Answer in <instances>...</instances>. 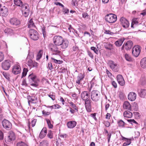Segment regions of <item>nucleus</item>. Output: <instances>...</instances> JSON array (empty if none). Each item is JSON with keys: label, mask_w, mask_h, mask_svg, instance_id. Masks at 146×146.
<instances>
[{"label": "nucleus", "mask_w": 146, "mask_h": 146, "mask_svg": "<svg viewBox=\"0 0 146 146\" xmlns=\"http://www.w3.org/2000/svg\"><path fill=\"white\" fill-rule=\"evenodd\" d=\"M29 83L32 86L37 87L38 86L39 80L36 78V76L33 74H30L28 77Z\"/></svg>", "instance_id": "nucleus-1"}, {"label": "nucleus", "mask_w": 146, "mask_h": 146, "mask_svg": "<svg viewBox=\"0 0 146 146\" xmlns=\"http://www.w3.org/2000/svg\"><path fill=\"white\" fill-rule=\"evenodd\" d=\"M105 21L109 23H113L117 20V16L113 14L110 13L106 15L104 17Z\"/></svg>", "instance_id": "nucleus-2"}, {"label": "nucleus", "mask_w": 146, "mask_h": 146, "mask_svg": "<svg viewBox=\"0 0 146 146\" xmlns=\"http://www.w3.org/2000/svg\"><path fill=\"white\" fill-rule=\"evenodd\" d=\"M90 97L92 101L96 102L100 100L101 94L98 90H93L91 93Z\"/></svg>", "instance_id": "nucleus-3"}, {"label": "nucleus", "mask_w": 146, "mask_h": 146, "mask_svg": "<svg viewBox=\"0 0 146 146\" xmlns=\"http://www.w3.org/2000/svg\"><path fill=\"white\" fill-rule=\"evenodd\" d=\"M29 35L30 38L34 40H37L39 38V34L35 30L31 29L29 32Z\"/></svg>", "instance_id": "nucleus-4"}, {"label": "nucleus", "mask_w": 146, "mask_h": 146, "mask_svg": "<svg viewBox=\"0 0 146 146\" xmlns=\"http://www.w3.org/2000/svg\"><path fill=\"white\" fill-rule=\"evenodd\" d=\"M108 64L113 71L117 72L119 71V65L114 61L111 60H109L108 62Z\"/></svg>", "instance_id": "nucleus-5"}, {"label": "nucleus", "mask_w": 146, "mask_h": 146, "mask_svg": "<svg viewBox=\"0 0 146 146\" xmlns=\"http://www.w3.org/2000/svg\"><path fill=\"white\" fill-rule=\"evenodd\" d=\"M9 134L8 135L5 137V141L7 143H9L11 141H13L15 139V134L13 132L10 131Z\"/></svg>", "instance_id": "nucleus-6"}, {"label": "nucleus", "mask_w": 146, "mask_h": 146, "mask_svg": "<svg viewBox=\"0 0 146 146\" xmlns=\"http://www.w3.org/2000/svg\"><path fill=\"white\" fill-rule=\"evenodd\" d=\"M27 98L28 100V103L29 105H30V102L36 104L38 102L37 96L36 95L33 94L31 95L28 96Z\"/></svg>", "instance_id": "nucleus-7"}, {"label": "nucleus", "mask_w": 146, "mask_h": 146, "mask_svg": "<svg viewBox=\"0 0 146 146\" xmlns=\"http://www.w3.org/2000/svg\"><path fill=\"white\" fill-rule=\"evenodd\" d=\"M9 22L10 25L13 27H18L21 24L20 20L15 17L11 18Z\"/></svg>", "instance_id": "nucleus-8"}, {"label": "nucleus", "mask_w": 146, "mask_h": 146, "mask_svg": "<svg viewBox=\"0 0 146 146\" xmlns=\"http://www.w3.org/2000/svg\"><path fill=\"white\" fill-rule=\"evenodd\" d=\"M23 15L25 17H27L29 14L30 10L29 5L27 4L24 5L21 7Z\"/></svg>", "instance_id": "nucleus-9"}, {"label": "nucleus", "mask_w": 146, "mask_h": 146, "mask_svg": "<svg viewBox=\"0 0 146 146\" xmlns=\"http://www.w3.org/2000/svg\"><path fill=\"white\" fill-rule=\"evenodd\" d=\"M57 46H58L52 43L50 44L49 45V48L51 51L54 53L53 54H58L61 52L60 51L58 50Z\"/></svg>", "instance_id": "nucleus-10"}, {"label": "nucleus", "mask_w": 146, "mask_h": 146, "mask_svg": "<svg viewBox=\"0 0 146 146\" xmlns=\"http://www.w3.org/2000/svg\"><path fill=\"white\" fill-rule=\"evenodd\" d=\"M2 123L3 128L7 130H9L11 129L12 124L8 120L4 119L2 121Z\"/></svg>", "instance_id": "nucleus-11"}, {"label": "nucleus", "mask_w": 146, "mask_h": 146, "mask_svg": "<svg viewBox=\"0 0 146 146\" xmlns=\"http://www.w3.org/2000/svg\"><path fill=\"white\" fill-rule=\"evenodd\" d=\"M63 38L60 36H55L53 38L54 43L58 46H59L63 41Z\"/></svg>", "instance_id": "nucleus-12"}, {"label": "nucleus", "mask_w": 146, "mask_h": 146, "mask_svg": "<svg viewBox=\"0 0 146 146\" xmlns=\"http://www.w3.org/2000/svg\"><path fill=\"white\" fill-rule=\"evenodd\" d=\"M140 47L138 45L135 46L132 50V53L133 56L136 57L139 55L140 51Z\"/></svg>", "instance_id": "nucleus-13"}, {"label": "nucleus", "mask_w": 146, "mask_h": 146, "mask_svg": "<svg viewBox=\"0 0 146 146\" xmlns=\"http://www.w3.org/2000/svg\"><path fill=\"white\" fill-rule=\"evenodd\" d=\"M33 57V54L32 52H29L27 58L26 59V61L27 62L28 65L31 67L32 66L33 61L32 60Z\"/></svg>", "instance_id": "nucleus-14"}, {"label": "nucleus", "mask_w": 146, "mask_h": 146, "mask_svg": "<svg viewBox=\"0 0 146 146\" xmlns=\"http://www.w3.org/2000/svg\"><path fill=\"white\" fill-rule=\"evenodd\" d=\"M11 62L9 60H7L2 63V67L5 70H8L11 66Z\"/></svg>", "instance_id": "nucleus-15"}, {"label": "nucleus", "mask_w": 146, "mask_h": 146, "mask_svg": "<svg viewBox=\"0 0 146 146\" xmlns=\"http://www.w3.org/2000/svg\"><path fill=\"white\" fill-rule=\"evenodd\" d=\"M120 21L123 28L127 29L129 27V22L125 18L122 17L120 19Z\"/></svg>", "instance_id": "nucleus-16"}, {"label": "nucleus", "mask_w": 146, "mask_h": 146, "mask_svg": "<svg viewBox=\"0 0 146 146\" xmlns=\"http://www.w3.org/2000/svg\"><path fill=\"white\" fill-rule=\"evenodd\" d=\"M133 43L132 41L129 40L127 41L125 44H124L121 47L122 50L124 49L125 48L126 50H127L130 49L133 46Z\"/></svg>", "instance_id": "nucleus-17"}, {"label": "nucleus", "mask_w": 146, "mask_h": 146, "mask_svg": "<svg viewBox=\"0 0 146 146\" xmlns=\"http://www.w3.org/2000/svg\"><path fill=\"white\" fill-rule=\"evenodd\" d=\"M12 72L15 75L20 73L21 69L20 66L18 64H16L13 66L12 69Z\"/></svg>", "instance_id": "nucleus-18"}, {"label": "nucleus", "mask_w": 146, "mask_h": 146, "mask_svg": "<svg viewBox=\"0 0 146 146\" xmlns=\"http://www.w3.org/2000/svg\"><path fill=\"white\" fill-rule=\"evenodd\" d=\"M90 98V93L87 91L82 92L81 94V98L83 100H86Z\"/></svg>", "instance_id": "nucleus-19"}, {"label": "nucleus", "mask_w": 146, "mask_h": 146, "mask_svg": "<svg viewBox=\"0 0 146 146\" xmlns=\"http://www.w3.org/2000/svg\"><path fill=\"white\" fill-rule=\"evenodd\" d=\"M85 101V105L87 111L90 112L91 111V104L92 101L90 99H88Z\"/></svg>", "instance_id": "nucleus-20"}, {"label": "nucleus", "mask_w": 146, "mask_h": 146, "mask_svg": "<svg viewBox=\"0 0 146 146\" xmlns=\"http://www.w3.org/2000/svg\"><path fill=\"white\" fill-rule=\"evenodd\" d=\"M1 15L3 17H6L8 14V10L5 6H3L0 11Z\"/></svg>", "instance_id": "nucleus-21"}, {"label": "nucleus", "mask_w": 146, "mask_h": 146, "mask_svg": "<svg viewBox=\"0 0 146 146\" xmlns=\"http://www.w3.org/2000/svg\"><path fill=\"white\" fill-rule=\"evenodd\" d=\"M117 80L118 83L121 86H123L125 84V82L122 76L120 74L117 75Z\"/></svg>", "instance_id": "nucleus-22"}, {"label": "nucleus", "mask_w": 146, "mask_h": 146, "mask_svg": "<svg viewBox=\"0 0 146 146\" xmlns=\"http://www.w3.org/2000/svg\"><path fill=\"white\" fill-rule=\"evenodd\" d=\"M136 98V94L133 92H130L128 96V99L130 101H134Z\"/></svg>", "instance_id": "nucleus-23"}, {"label": "nucleus", "mask_w": 146, "mask_h": 146, "mask_svg": "<svg viewBox=\"0 0 146 146\" xmlns=\"http://www.w3.org/2000/svg\"><path fill=\"white\" fill-rule=\"evenodd\" d=\"M60 44V45L61 48L62 49H64L66 48L68 46L69 42L68 41L66 40H64L63 39V41Z\"/></svg>", "instance_id": "nucleus-24"}, {"label": "nucleus", "mask_w": 146, "mask_h": 146, "mask_svg": "<svg viewBox=\"0 0 146 146\" xmlns=\"http://www.w3.org/2000/svg\"><path fill=\"white\" fill-rule=\"evenodd\" d=\"M104 46L105 48L110 50H113L115 51L116 50V48H113V45L109 42L104 43Z\"/></svg>", "instance_id": "nucleus-25"}, {"label": "nucleus", "mask_w": 146, "mask_h": 146, "mask_svg": "<svg viewBox=\"0 0 146 146\" xmlns=\"http://www.w3.org/2000/svg\"><path fill=\"white\" fill-rule=\"evenodd\" d=\"M123 108L124 109L127 110L129 111L131 110V104L127 101H125L123 103Z\"/></svg>", "instance_id": "nucleus-26"}, {"label": "nucleus", "mask_w": 146, "mask_h": 146, "mask_svg": "<svg viewBox=\"0 0 146 146\" xmlns=\"http://www.w3.org/2000/svg\"><path fill=\"white\" fill-rule=\"evenodd\" d=\"M47 133V129L46 127H44L43 128L41 131L39 137L40 139H42L44 138Z\"/></svg>", "instance_id": "nucleus-27"}, {"label": "nucleus", "mask_w": 146, "mask_h": 146, "mask_svg": "<svg viewBox=\"0 0 146 146\" xmlns=\"http://www.w3.org/2000/svg\"><path fill=\"white\" fill-rule=\"evenodd\" d=\"M76 124V122L75 121H71L68 122L67 123L68 127L69 128L74 127Z\"/></svg>", "instance_id": "nucleus-28"}, {"label": "nucleus", "mask_w": 146, "mask_h": 146, "mask_svg": "<svg viewBox=\"0 0 146 146\" xmlns=\"http://www.w3.org/2000/svg\"><path fill=\"white\" fill-rule=\"evenodd\" d=\"M138 94L140 97L144 98L146 94V90L144 89H141L140 90H138Z\"/></svg>", "instance_id": "nucleus-29"}, {"label": "nucleus", "mask_w": 146, "mask_h": 146, "mask_svg": "<svg viewBox=\"0 0 146 146\" xmlns=\"http://www.w3.org/2000/svg\"><path fill=\"white\" fill-rule=\"evenodd\" d=\"M84 78V75L82 73H80L77 77V80L76 81V82L77 84H79L80 83V81L83 80Z\"/></svg>", "instance_id": "nucleus-30"}, {"label": "nucleus", "mask_w": 146, "mask_h": 146, "mask_svg": "<svg viewBox=\"0 0 146 146\" xmlns=\"http://www.w3.org/2000/svg\"><path fill=\"white\" fill-rule=\"evenodd\" d=\"M141 67L143 68H146V57L142 58L140 62Z\"/></svg>", "instance_id": "nucleus-31"}, {"label": "nucleus", "mask_w": 146, "mask_h": 146, "mask_svg": "<svg viewBox=\"0 0 146 146\" xmlns=\"http://www.w3.org/2000/svg\"><path fill=\"white\" fill-rule=\"evenodd\" d=\"M124 40V38H121L115 42V44L117 46H120L122 45Z\"/></svg>", "instance_id": "nucleus-32"}, {"label": "nucleus", "mask_w": 146, "mask_h": 146, "mask_svg": "<svg viewBox=\"0 0 146 146\" xmlns=\"http://www.w3.org/2000/svg\"><path fill=\"white\" fill-rule=\"evenodd\" d=\"M132 113L128 111H125L123 113V116L125 117L131 118L132 116Z\"/></svg>", "instance_id": "nucleus-33"}, {"label": "nucleus", "mask_w": 146, "mask_h": 146, "mask_svg": "<svg viewBox=\"0 0 146 146\" xmlns=\"http://www.w3.org/2000/svg\"><path fill=\"white\" fill-rule=\"evenodd\" d=\"M14 2L15 5L21 7L24 5L21 0H14Z\"/></svg>", "instance_id": "nucleus-34"}, {"label": "nucleus", "mask_w": 146, "mask_h": 146, "mask_svg": "<svg viewBox=\"0 0 146 146\" xmlns=\"http://www.w3.org/2000/svg\"><path fill=\"white\" fill-rule=\"evenodd\" d=\"M43 53V51L42 50H40L39 51L37 55L36 58V60H38L41 58L42 57Z\"/></svg>", "instance_id": "nucleus-35"}, {"label": "nucleus", "mask_w": 146, "mask_h": 146, "mask_svg": "<svg viewBox=\"0 0 146 146\" xmlns=\"http://www.w3.org/2000/svg\"><path fill=\"white\" fill-rule=\"evenodd\" d=\"M4 32L7 34L12 35L13 33V31L10 28H7L4 30Z\"/></svg>", "instance_id": "nucleus-36"}, {"label": "nucleus", "mask_w": 146, "mask_h": 146, "mask_svg": "<svg viewBox=\"0 0 146 146\" xmlns=\"http://www.w3.org/2000/svg\"><path fill=\"white\" fill-rule=\"evenodd\" d=\"M121 140H124L125 141H126L127 142V144H129V145L131 143V139H128L127 138L124 137H123V136L121 135Z\"/></svg>", "instance_id": "nucleus-37"}, {"label": "nucleus", "mask_w": 146, "mask_h": 146, "mask_svg": "<svg viewBox=\"0 0 146 146\" xmlns=\"http://www.w3.org/2000/svg\"><path fill=\"white\" fill-rule=\"evenodd\" d=\"M4 77L8 80H10V75L8 73H7L5 72H1Z\"/></svg>", "instance_id": "nucleus-38"}, {"label": "nucleus", "mask_w": 146, "mask_h": 146, "mask_svg": "<svg viewBox=\"0 0 146 146\" xmlns=\"http://www.w3.org/2000/svg\"><path fill=\"white\" fill-rule=\"evenodd\" d=\"M34 23H33V19H31L29 21L28 23V27L30 28L31 27H35Z\"/></svg>", "instance_id": "nucleus-39"}, {"label": "nucleus", "mask_w": 146, "mask_h": 146, "mask_svg": "<svg viewBox=\"0 0 146 146\" xmlns=\"http://www.w3.org/2000/svg\"><path fill=\"white\" fill-rule=\"evenodd\" d=\"M140 83L142 85L145 84H146V78L144 77H141L140 79Z\"/></svg>", "instance_id": "nucleus-40"}, {"label": "nucleus", "mask_w": 146, "mask_h": 146, "mask_svg": "<svg viewBox=\"0 0 146 146\" xmlns=\"http://www.w3.org/2000/svg\"><path fill=\"white\" fill-rule=\"evenodd\" d=\"M28 71V70L27 68H23V71L22 73L21 78H23V77L25 76Z\"/></svg>", "instance_id": "nucleus-41"}, {"label": "nucleus", "mask_w": 146, "mask_h": 146, "mask_svg": "<svg viewBox=\"0 0 146 146\" xmlns=\"http://www.w3.org/2000/svg\"><path fill=\"white\" fill-rule=\"evenodd\" d=\"M48 142L47 141L44 140L41 142L40 144V146H48Z\"/></svg>", "instance_id": "nucleus-42"}, {"label": "nucleus", "mask_w": 146, "mask_h": 146, "mask_svg": "<svg viewBox=\"0 0 146 146\" xmlns=\"http://www.w3.org/2000/svg\"><path fill=\"white\" fill-rule=\"evenodd\" d=\"M118 126L120 127H123L125 124V122L121 120H120L118 121Z\"/></svg>", "instance_id": "nucleus-43"}, {"label": "nucleus", "mask_w": 146, "mask_h": 146, "mask_svg": "<svg viewBox=\"0 0 146 146\" xmlns=\"http://www.w3.org/2000/svg\"><path fill=\"white\" fill-rule=\"evenodd\" d=\"M125 58L126 60L129 61H130L132 60V58L131 57L127 54H125Z\"/></svg>", "instance_id": "nucleus-44"}, {"label": "nucleus", "mask_w": 146, "mask_h": 146, "mask_svg": "<svg viewBox=\"0 0 146 146\" xmlns=\"http://www.w3.org/2000/svg\"><path fill=\"white\" fill-rule=\"evenodd\" d=\"M47 136L50 139H52L53 138V133L51 131H49L47 135Z\"/></svg>", "instance_id": "nucleus-45"}, {"label": "nucleus", "mask_w": 146, "mask_h": 146, "mask_svg": "<svg viewBox=\"0 0 146 146\" xmlns=\"http://www.w3.org/2000/svg\"><path fill=\"white\" fill-rule=\"evenodd\" d=\"M46 120L49 128H52L53 127V126L51 124L50 120L49 119H46Z\"/></svg>", "instance_id": "nucleus-46"}, {"label": "nucleus", "mask_w": 146, "mask_h": 146, "mask_svg": "<svg viewBox=\"0 0 146 146\" xmlns=\"http://www.w3.org/2000/svg\"><path fill=\"white\" fill-rule=\"evenodd\" d=\"M49 108H52L53 109L59 108H60V106L58 104H55L54 105L48 106Z\"/></svg>", "instance_id": "nucleus-47"}, {"label": "nucleus", "mask_w": 146, "mask_h": 146, "mask_svg": "<svg viewBox=\"0 0 146 146\" xmlns=\"http://www.w3.org/2000/svg\"><path fill=\"white\" fill-rule=\"evenodd\" d=\"M90 48L91 50H93L96 54H98V51L96 47L94 46H92Z\"/></svg>", "instance_id": "nucleus-48"}, {"label": "nucleus", "mask_w": 146, "mask_h": 146, "mask_svg": "<svg viewBox=\"0 0 146 146\" xmlns=\"http://www.w3.org/2000/svg\"><path fill=\"white\" fill-rule=\"evenodd\" d=\"M17 146H28L27 144L23 142H21L18 143L17 144Z\"/></svg>", "instance_id": "nucleus-49"}, {"label": "nucleus", "mask_w": 146, "mask_h": 146, "mask_svg": "<svg viewBox=\"0 0 146 146\" xmlns=\"http://www.w3.org/2000/svg\"><path fill=\"white\" fill-rule=\"evenodd\" d=\"M106 72L108 77L109 78H111L112 76V74L107 69H106Z\"/></svg>", "instance_id": "nucleus-50"}, {"label": "nucleus", "mask_w": 146, "mask_h": 146, "mask_svg": "<svg viewBox=\"0 0 146 146\" xmlns=\"http://www.w3.org/2000/svg\"><path fill=\"white\" fill-rule=\"evenodd\" d=\"M42 113L44 116H46L47 115H49L50 114V112H46L44 110H43L42 111Z\"/></svg>", "instance_id": "nucleus-51"}, {"label": "nucleus", "mask_w": 146, "mask_h": 146, "mask_svg": "<svg viewBox=\"0 0 146 146\" xmlns=\"http://www.w3.org/2000/svg\"><path fill=\"white\" fill-rule=\"evenodd\" d=\"M36 120V119H34L32 120L31 124L32 127H34L35 126Z\"/></svg>", "instance_id": "nucleus-52"}, {"label": "nucleus", "mask_w": 146, "mask_h": 146, "mask_svg": "<svg viewBox=\"0 0 146 146\" xmlns=\"http://www.w3.org/2000/svg\"><path fill=\"white\" fill-rule=\"evenodd\" d=\"M62 11L64 13V14H67L69 13V10L67 8H65L64 7L62 9Z\"/></svg>", "instance_id": "nucleus-53"}, {"label": "nucleus", "mask_w": 146, "mask_h": 146, "mask_svg": "<svg viewBox=\"0 0 146 146\" xmlns=\"http://www.w3.org/2000/svg\"><path fill=\"white\" fill-rule=\"evenodd\" d=\"M119 97L120 99L123 100L124 98V94L122 92H120L119 94Z\"/></svg>", "instance_id": "nucleus-54"}, {"label": "nucleus", "mask_w": 146, "mask_h": 146, "mask_svg": "<svg viewBox=\"0 0 146 146\" xmlns=\"http://www.w3.org/2000/svg\"><path fill=\"white\" fill-rule=\"evenodd\" d=\"M127 121L129 123L132 124L133 123H135V124H137V122L135 121L134 119H129L127 120Z\"/></svg>", "instance_id": "nucleus-55"}, {"label": "nucleus", "mask_w": 146, "mask_h": 146, "mask_svg": "<svg viewBox=\"0 0 146 146\" xmlns=\"http://www.w3.org/2000/svg\"><path fill=\"white\" fill-rule=\"evenodd\" d=\"M48 68L50 70H52L53 69V66L51 63H48Z\"/></svg>", "instance_id": "nucleus-56"}, {"label": "nucleus", "mask_w": 146, "mask_h": 146, "mask_svg": "<svg viewBox=\"0 0 146 146\" xmlns=\"http://www.w3.org/2000/svg\"><path fill=\"white\" fill-rule=\"evenodd\" d=\"M4 138L3 133L2 131L0 130V140L3 139Z\"/></svg>", "instance_id": "nucleus-57"}, {"label": "nucleus", "mask_w": 146, "mask_h": 146, "mask_svg": "<svg viewBox=\"0 0 146 146\" xmlns=\"http://www.w3.org/2000/svg\"><path fill=\"white\" fill-rule=\"evenodd\" d=\"M4 58L3 54L2 52H0V62L3 60Z\"/></svg>", "instance_id": "nucleus-58"}, {"label": "nucleus", "mask_w": 146, "mask_h": 146, "mask_svg": "<svg viewBox=\"0 0 146 146\" xmlns=\"http://www.w3.org/2000/svg\"><path fill=\"white\" fill-rule=\"evenodd\" d=\"M104 33L106 34H109L110 35H113V33L111 32L109 30L105 31Z\"/></svg>", "instance_id": "nucleus-59"}, {"label": "nucleus", "mask_w": 146, "mask_h": 146, "mask_svg": "<svg viewBox=\"0 0 146 146\" xmlns=\"http://www.w3.org/2000/svg\"><path fill=\"white\" fill-rule=\"evenodd\" d=\"M88 53L89 56L91 57L92 59L93 58L94 56L92 53L89 51H88Z\"/></svg>", "instance_id": "nucleus-60"}, {"label": "nucleus", "mask_w": 146, "mask_h": 146, "mask_svg": "<svg viewBox=\"0 0 146 146\" xmlns=\"http://www.w3.org/2000/svg\"><path fill=\"white\" fill-rule=\"evenodd\" d=\"M77 2L76 0H73L72 1V5L74 6H76V4H77Z\"/></svg>", "instance_id": "nucleus-61"}, {"label": "nucleus", "mask_w": 146, "mask_h": 146, "mask_svg": "<svg viewBox=\"0 0 146 146\" xmlns=\"http://www.w3.org/2000/svg\"><path fill=\"white\" fill-rule=\"evenodd\" d=\"M111 84L115 88H117V84L115 81H112L111 82Z\"/></svg>", "instance_id": "nucleus-62"}, {"label": "nucleus", "mask_w": 146, "mask_h": 146, "mask_svg": "<svg viewBox=\"0 0 146 146\" xmlns=\"http://www.w3.org/2000/svg\"><path fill=\"white\" fill-rule=\"evenodd\" d=\"M72 49L74 51H77L78 50V48L75 45L73 47Z\"/></svg>", "instance_id": "nucleus-63"}, {"label": "nucleus", "mask_w": 146, "mask_h": 146, "mask_svg": "<svg viewBox=\"0 0 146 146\" xmlns=\"http://www.w3.org/2000/svg\"><path fill=\"white\" fill-rule=\"evenodd\" d=\"M96 113H92L90 115V116L92 117L95 120H96L97 118L96 117Z\"/></svg>", "instance_id": "nucleus-64"}]
</instances>
